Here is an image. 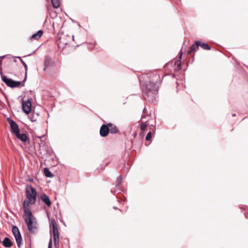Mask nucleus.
<instances>
[{
  "mask_svg": "<svg viewBox=\"0 0 248 248\" xmlns=\"http://www.w3.org/2000/svg\"><path fill=\"white\" fill-rule=\"evenodd\" d=\"M122 175H120L119 176H118L116 180V182H115V185H116V186H119L122 181Z\"/></svg>",
  "mask_w": 248,
  "mask_h": 248,
  "instance_id": "4be33fe9",
  "label": "nucleus"
},
{
  "mask_svg": "<svg viewBox=\"0 0 248 248\" xmlns=\"http://www.w3.org/2000/svg\"><path fill=\"white\" fill-rule=\"evenodd\" d=\"M31 120L32 122H34L36 121L35 119H34V118H31Z\"/></svg>",
  "mask_w": 248,
  "mask_h": 248,
  "instance_id": "c756f323",
  "label": "nucleus"
},
{
  "mask_svg": "<svg viewBox=\"0 0 248 248\" xmlns=\"http://www.w3.org/2000/svg\"><path fill=\"white\" fill-rule=\"evenodd\" d=\"M43 31L42 30H39L36 33L33 34L31 37V40H38L43 35Z\"/></svg>",
  "mask_w": 248,
  "mask_h": 248,
  "instance_id": "2eb2a0df",
  "label": "nucleus"
},
{
  "mask_svg": "<svg viewBox=\"0 0 248 248\" xmlns=\"http://www.w3.org/2000/svg\"><path fill=\"white\" fill-rule=\"evenodd\" d=\"M2 80L7 86L13 88L19 87L20 85L24 86V84H22L21 82L15 81L11 78H8L6 76H2Z\"/></svg>",
  "mask_w": 248,
  "mask_h": 248,
  "instance_id": "20e7f679",
  "label": "nucleus"
},
{
  "mask_svg": "<svg viewBox=\"0 0 248 248\" xmlns=\"http://www.w3.org/2000/svg\"><path fill=\"white\" fill-rule=\"evenodd\" d=\"M67 43H64L62 41V38H60V41L59 43H58V46L59 48V49H61V48L62 49H63L64 47L66 45Z\"/></svg>",
  "mask_w": 248,
  "mask_h": 248,
  "instance_id": "412c9836",
  "label": "nucleus"
},
{
  "mask_svg": "<svg viewBox=\"0 0 248 248\" xmlns=\"http://www.w3.org/2000/svg\"><path fill=\"white\" fill-rule=\"evenodd\" d=\"M0 75L1 77H2V76H3V73H2V69H0Z\"/></svg>",
  "mask_w": 248,
  "mask_h": 248,
  "instance_id": "c85d7f7f",
  "label": "nucleus"
},
{
  "mask_svg": "<svg viewBox=\"0 0 248 248\" xmlns=\"http://www.w3.org/2000/svg\"><path fill=\"white\" fill-rule=\"evenodd\" d=\"M109 132V129L108 124H104L101 126L100 129V135L101 137H106L108 136Z\"/></svg>",
  "mask_w": 248,
  "mask_h": 248,
  "instance_id": "6e6552de",
  "label": "nucleus"
},
{
  "mask_svg": "<svg viewBox=\"0 0 248 248\" xmlns=\"http://www.w3.org/2000/svg\"><path fill=\"white\" fill-rule=\"evenodd\" d=\"M16 137L23 142H26L29 139L27 135L25 133L20 134V131L15 134Z\"/></svg>",
  "mask_w": 248,
  "mask_h": 248,
  "instance_id": "9b49d317",
  "label": "nucleus"
},
{
  "mask_svg": "<svg viewBox=\"0 0 248 248\" xmlns=\"http://www.w3.org/2000/svg\"><path fill=\"white\" fill-rule=\"evenodd\" d=\"M41 199L48 206H50L51 203L48 197L46 194H42L41 195Z\"/></svg>",
  "mask_w": 248,
  "mask_h": 248,
  "instance_id": "f8f14e48",
  "label": "nucleus"
},
{
  "mask_svg": "<svg viewBox=\"0 0 248 248\" xmlns=\"http://www.w3.org/2000/svg\"><path fill=\"white\" fill-rule=\"evenodd\" d=\"M8 121L9 122L11 128V130L13 133H14L15 134H16L17 133L20 131L18 125L16 122L11 119L10 118H8Z\"/></svg>",
  "mask_w": 248,
  "mask_h": 248,
  "instance_id": "0eeeda50",
  "label": "nucleus"
},
{
  "mask_svg": "<svg viewBox=\"0 0 248 248\" xmlns=\"http://www.w3.org/2000/svg\"><path fill=\"white\" fill-rule=\"evenodd\" d=\"M22 108L23 111L27 114H28L31 110V102L30 99H28L26 101H22Z\"/></svg>",
  "mask_w": 248,
  "mask_h": 248,
  "instance_id": "423d86ee",
  "label": "nucleus"
},
{
  "mask_svg": "<svg viewBox=\"0 0 248 248\" xmlns=\"http://www.w3.org/2000/svg\"><path fill=\"white\" fill-rule=\"evenodd\" d=\"M159 78L156 74L148 73L143 75L140 78L143 97L148 102H154L158 93V87L155 83Z\"/></svg>",
  "mask_w": 248,
  "mask_h": 248,
  "instance_id": "f257e3e1",
  "label": "nucleus"
},
{
  "mask_svg": "<svg viewBox=\"0 0 248 248\" xmlns=\"http://www.w3.org/2000/svg\"><path fill=\"white\" fill-rule=\"evenodd\" d=\"M50 226L52 228V233L53 237H59V232L57 228L56 222L54 219L51 220Z\"/></svg>",
  "mask_w": 248,
  "mask_h": 248,
  "instance_id": "1a4fd4ad",
  "label": "nucleus"
},
{
  "mask_svg": "<svg viewBox=\"0 0 248 248\" xmlns=\"http://www.w3.org/2000/svg\"><path fill=\"white\" fill-rule=\"evenodd\" d=\"M3 245L6 248H10L13 246V243L8 237H5L3 242Z\"/></svg>",
  "mask_w": 248,
  "mask_h": 248,
  "instance_id": "dca6fc26",
  "label": "nucleus"
},
{
  "mask_svg": "<svg viewBox=\"0 0 248 248\" xmlns=\"http://www.w3.org/2000/svg\"><path fill=\"white\" fill-rule=\"evenodd\" d=\"M52 64V59L51 57L49 56H46L45 57V68L44 70H45L47 68L51 66Z\"/></svg>",
  "mask_w": 248,
  "mask_h": 248,
  "instance_id": "4468645a",
  "label": "nucleus"
},
{
  "mask_svg": "<svg viewBox=\"0 0 248 248\" xmlns=\"http://www.w3.org/2000/svg\"><path fill=\"white\" fill-rule=\"evenodd\" d=\"M145 108H144L143 109V111L145 112Z\"/></svg>",
  "mask_w": 248,
  "mask_h": 248,
  "instance_id": "72a5a7b5",
  "label": "nucleus"
},
{
  "mask_svg": "<svg viewBox=\"0 0 248 248\" xmlns=\"http://www.w3.org/2000/svg\"><path fill=\"white\" fill-rule=\"evenodd\" d=\"M44 173L45 175L48 178H50L53 176V174L49 171V169L47 168H45L44 169Z\"/></svg>",
  "mask_w": 248,
  "mask_h": 248,
  "instance_id": "a211bd4d",
  "label": "nucleus"
},
{
  "mask_svg": "<svg viewBox=\"0 0 248 248\" xmlns=\"http://www.w3.org/2000/svg\"><path fill=\"white\" fill-rule=\"evenodd\" d=\"M26 194L29 201V206L30 204H34L36 200L37 192L35 188L31 186H28L26 188Z\"/></svg>",
  "mask_w": 248,
  "mask_h": 248,
  "instance_id": "7ed1b4c3",
  "label": "nucleus"
},
{
  "mask_svg": "<svg viewBox=\"0 0 248 248\" xmlns=\"http://www.w3.org/2000/svg\"><path fill=\"white\" fill-rule=\"evenodd\" d=\"M12 232L16 240L17 246L20 247L22 239L19 229L17 226H14L12 228Z\"/></svg>",
  "mask_w": 248,
  "mask_h": 248,
  "instance_id": "39448f33",
  "label": "nucleus"
},
{
  "mask_svg": "<svg viewBox=\"0 0 248 248\" xmlns=\"http://www.w3.org/2000/svg\"><path fill=\"white\" fill-rule=\"evenodd\" d=\"M54 238V244L55 247L57 248L59 246V236L53 237Z\"/></svg>",
  "mask_w": 248,
  "mask_h": 248,
  "instance_id": "5701e85b",
  "label": "nucleus"
},
{
  "mask_svg": "<svg viewBox=\"0 0 248 248\" xmlns=\"http://www.w3.org/2000/svg\"><path fill=\"white\" fill-rule=\"evenodd\" d=\"M113 209H118V208L117 207H116V206H114L113 207Z\"/></svg>",
  "mask_w": 248,
  "mask_h": 248,
  "instance_id": "2f4dec72",
  "label": "nucleus"
},
{
  "mask_svg": "<svg viewBox=\"0 0 248 248\" xmlns=\"http://www.w3.org/2000/svg\"><path fill=\"white\" fill-rule=\"evenodd\" d=\"M136 135H137L136 133H134V134H133V136L134 137H136Z\"/></svg>",
  "mask_w": 248,
  "mask_h": 248,
  "instance_id": "7c9ffc66",
  "label": "nucleus"
},
{
  "mask_svg": "<svg viewBox=\"0 0 248 248\" xmlns=\"http://www.w3.org/2000/svg\"><path fill=\"white\" fill-rule=\"evenodd\" d=\"M72 38H73V40H74V35L72 36Z\"/></svg>",
  "mask_w": 248,
  "mask_h": 248,
  "instance_id": "f704fd0d",
  "label": "nucleus"
},
{
  "mask_svg": "<svg viewBox=\"0 0 248 248\" xmlns=\"http://www.w3.org/2000/svg\"><path fill=\"white\" fill-rule=\"evenodd\" d=\"M53 7L54 8H57L60 6V0H51Z\"/></svg>",
  "mask_w": 248,
  "mask_h": 248,
  "instance_id": "aec40b11",
  "label": "nucleus"
},
{
  "mask_svg": "<svg viewBox=\"0 0 248 248\" xmlns=\"http://www.w3.org/2000/svg\"><path fill=\"white\" fill-rule=\"evenodd\" d=\"M236 116V114L235 113L232 114V116L234 117Z\"/></svg>",
  "mask_w": 248,
  "mask_h": 248,
  "instance_id": "473e14b6",
  "label": "nucleus"
},
{
  "mask_svg": "<svg viewBox=\"0 0 248 248\" xmlns=\"http://www.w3.org/2000/svg\"><path fill=\"white\" fill-rule=\"evenodd\" d=\"M108 126L109 129V132L111 134H116L118 132V129L117 126L112 123H108Z\"/></svg>",
  "mask_w": 248,
  "mask_h": 248,
  "instance_id": "ddd939ff",
  "label": "nucleus"
},
{
  "mask_svg": "<svg viewBox=\"0 0 248 248\" xmlns=\"http://www.w3.org/2000/svg\"><path fill=\"white\" fill-rule=\"evenodd\" d=\"M199 44H200V41H196L195 43L190 47V50L187 51V53L190 54L193 51H196L199 49Z\"/></svg>",
  "mask_w": 248,
  "mask_h": 248,
  "instance_id": "9d476101",
  "label": "nucleus"
},
{
  "mask_svg": "<svg viewBox=\"0 0 248 248\" xmlns=\"http://www.w3.org/2000/svg\"><path fill=\"white\" fill-rule=\"evenodd\" d=\"M147 127V125L145 123H142L140 125V129L144 131Z\"/></svg>",
  "mask_w": 248,
  "mask_h": 248,
  "instance_id": "393cba45",
  "label": "nucleus"
},
{
  "mask_svg": "<svg viewBox=\"0 0 248 248\" xmlns=\"http://www.w3.org/2000/svg\"><path fill=\"white\" fill-rule=\"evenodd\" d=\"M152 138V132L151 131L149 132L146 136V140H150Z\"/></svg>",
  "mask_w": 248,
  "mask_h": 248,
  "instance_id": "b1692460",
  "label": "nucleus"
},
{
  "mask_svg": "<svg viewBox=\"0 0 248 248\" xmlns=\"http://www.w3.org/2000/svg\"><path fill=\"white\" fill-rule=\"evenodd\" d=\"M17 58H18L19 59H20L21 63L23 64L24 68H25V77L22 81V82L24 83L26 81V79H27V71H28V66H27V64L26 63V62L21 59V58L20 57H17Z\"/></svg>",
  "mask_w": 248,
  "mask_h": 248,
  "instance_id": "f3484780",
  "label": "nucleus"
},
{
  "mask_svg": "<svg viewBox=\"0 0 248 248\" xmlns=\"http://www.w3.org/2000/svg\"><path fill=\"white\" fill-rule=\"evenodd\" d=\"M199 46H200L202 48L205 50L211 49V47L207 44L205 43H202L200 42V44H199Z\"/></svg>",
  "mask_w": 248,
  "mask_h": 248,
  "instance_id": "6ab92c4d",
  "label": "nucleus"
},
{
  "mask_svg": "<svg viewBox=\"0 0 248 248\" xmlns=\"http://www.w3.org/2000/svg\"><path fill=\"white\" fill-rule=\"evenodd\" d=\"M35 52V51H33V53H34Z\"/></svg>",
  "mask_w": 248,
  "mask_h": 248,
  "instance_id": "c9c22d12",
  "label": "nucleus"
},
{
  "mask_svg": "<svg viewBox=\"0 0 248 248\" xmlns=\"http://www.w3.org/2000/svg\"><path fill=\"white\" fill-rule=\"evenodd\" d=\"M182 55V52H179V59L180 60L181 59Z\"/></svg>",
  "mask_w": 248,
  "mask_h": 248,
  "instance_id": "cd10ccee",
  "label": "nucleus"
},
{
  "mask_svg": "<svg viewBox=\"0 0 248 248\" xmlns=\"http://www.w3.org/2000/svg\"><path fill=\"white\" fill-rule=\"evenodd\" d=\"M52 239L50 238L49 241L48 248H52Z\"/></svg>",
  "mask_w": 248,
  "mask_h": 248,
  "instance_id": "bb28decb",
  "label": "nucleus"
},
{
  "mask_svg": "<svg viewBox=\"0 0 248 248\" xmlns=\"http://www.w3.org/2000/svg\"><path fill=\"white\" fill-rule=\"evenodd\" d=\"M23 209L24 211L23 217L27 224L28 229L31 233H35L37 229V224L33 220L35 219L31 211L29 206V202L25 200L23 203Z\"/></svg>",
  "mask_w": 248,
  "mask_h": 248,
  "instance_id": "f03ea898",
  "label": "nucleus"
},
{
  "mask_svg": "<svg viewBox=\"0 0 248 248\" xmlns=\"http://www.w3.org/2000/svg\"><path fill=\"white\" fill-rule=\"evenodd\" d=\"M175 64L177 65L178 69H180L181 68V62L180 61H176L175 62Z\"/></svg>",
  "mask_w": 248,
  "mask_h": 248,
  "instance_id": "a878e982",
  "label": "nucleus"
}]
</instances>
